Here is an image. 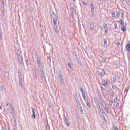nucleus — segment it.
<instances>
[{"label": "nucleus", "instance_id": "obj_1", "mask_svg": "<svg viewBox=\"0 0 130 130\" xmlns=\"http://www.w3.org/2000/svg\"><path fill=\"white\" fill-rule=\"evenodd\" d=\"M51 17L53 18V23H54V30L56 34L59 33V30H58V26H57V18L58 17L55 15L54 12L52 13Z\"/></svg>", "mask_w": 130, "mask_h": 130}, {"label": "nucleus", "instance_id": "obj_2", "mask_svg": "<svg viewBox=\"0 0 130 130\" xmlns=\"http://www.w3.org/2000/svg\"><path fill=\"white\" fill-rule=\"evenodd\" d=\"M98 95L99 96L100 101L103 107H105L106 106V103H105L104 100H103V99H102V95H101V93L100 92L98 93Z\"/></svg>", "mask_w": 130, "mask_h": 130}, {"label": "nucleus", "instance_id": "obj_3", "mask_svg": "<svg viewBox=\"0 0 130 130\" xmlns=\"http://www.w3.org/2000/svg\"><path fill=\"white\" fill-rule=\"evenodd\" d=\"M18 78H19V82L20 86L22 87L23 86V79H22V72L21 71H18Z\"/></svg>", "mask_w": 130, "mask_h": 130}, {"label": "nucleus", "instance_id": "obj_4", "mask_svg": "<svg viewBox=\"0 0 130 130\" xmlns=\"http://www.w3.org/2000/svg\"><path fill=\"white\" fill-rule=\"evenodd\" d=\"M91 17H94L95 15V9L94 8V4L91 3L90 4Z\"/></svg>", "mask_w": 130, "mask_h": 130}, {"label": "nucleus", "instance_id": "obj_5", "mask_svg": "<svg viewBox=\"0 0 130 130\" xmlns=\"http://www.w3.org/2000/svg\"><path fill=\"white\" fill-rule=\"evenodd\" d=\"M36 58L39 69L42 70V68H43V66H42V64L41 63V61H40V59H39V57H36Z\"/></svg>", "mask_w": 130, "mask_h": 130}, {"label": "nucleus", "instance_id": "obj_6", "mask_svg": "<svg viewBox=\"0 0 130 130\" xmlns=\"http://www.w3.org/2000/svg\"><path fill=\"white\" fill-rule=\"evenodd\" d=\"M17 55V58L19 62V63H20V64H21V63L23 62V57H21V56L20 55V54H16Z\"/></svg>", "mask_w": 130, "mask_h": 130}, {"label": "nucleus", "instance_id": "obj_7", "mask_svg": "<svg viewBox=\"0 0 130 130\" xmlns=\"http://www.w3.org/2000/svg\"><path fill=\"white\" fill-rule=\"evenodd\" d=\"M63 119L64 123H66V124H67V125L69 126V125L71 124V123L70 122V121L69 120V119L67 118V117L66 116H63Z\"/></svg>", "mask_w": 130, "mask_h": 130}, {"label": "nucleus", "instance_id": "obj_8", "mask_svg": "<svg viewBox=\"0 0 130 130\" xmlns=\"http://www.w3.org/2000/svg\"><path fill=\"white\" fill-rule=\"evenodd\" d=\"M40 71L41 72L42 78H45V73H44V69L43 67L42 68V69H40Z\"/></svg>", "mask_w": 130, "mask_h": 130}, {"label": "nucleus", "instance_id": "obj_9", "mask_svg": "<svg viewBox=\"0 0 130 130\" xmlns=\"http://www.w3.org/2000/svg\"><path fill=\"white\" fill-rule=\"evenodd\" d=\"M118 18H123V12L122 11H118Z\"/></svg>", "mask_w": 130, "mask_h": 130}, {"label": "nucleus", "instance_id": "obj_10", "mask_svg": "<svg viewBox=\"0 0 130 130\" xmlns=\"http://www.w3.org/2000/svg\"><path fill=\"white\" fill-rule=\"evenodd\" d=\"M32 111V115H31V117L32 119H36V115L35 114V110H34V108H31Z\"/></svg>", "mask_w": 130, "mask_h": 130}, {"label": "nucleus", "instance_id": "obj_11", "mask_svg": "<svg viewBox=\"0 0 130 130\" xmlns=\"http://www.w3.org/2000/svg\"><path fill=\"white\" fill-rule=\"evenodd\" d=\"M106 75H107L106 74V72H105V71H104V70H102V72L101 73V75L102 77H105Z\"/></svg>", "mask_w": 130, "mask_h": 130}, {"label": "nucleus", "instance_id": "obj_12", "mask_svg": "<svg viewBox=\"0 0 130 130\" xmlns=\"http://www.w3.org/2000/svg\"><path fill=\"white\" fill-rule=\"evenodd\" d=\"M94 23H92L90 24V31H94V30H95V29H94Z\"/></svg>", "mask_w": 130, "mask_h": 130}, {"label": "nucleus", "instance_id": "obj_13", "mask_svg": "<svg viewBox=\"0 0 130 130\" xmlns=\"http://www.w3.org/2000/svg\"><path fill=\"white\" fill-rule=\"evenodd\" d=\"M101 88L102 90H104V91H105L106 90V85H105V84H102L101 85Z\"/></svg>", "mask_w": 130, "mask_h": 130}, {"label": "nucleus", "instance_id": "obj_14", "mask_svg": "<svg viewBox=\"0 0 130 130\" xmlns=\"http://www.w3.org/2000/svg\"><path fill=\"white\" fill-rule=\"evenodd\" d=\"M93 99L94 100L95 105L99 104V101L98 100V99H97L96 97L94 96Z\"/></svg>", "mask_w": 130, "mask_h": 130}, {"label": "nucleus", "instance_id": "obj_15", "mask_svg": "<svg viewBox=\"0 0 130 130\" xmlns=\"http://www.w3.org/2000/svg\"><path fill=\"white\" fill-rule=\"evenodd\" d=\"M25 62L27 67H29L31 64L30 63V62L29 61V59L28 58L25 59Z\"/></svg>", "mask_w": 130, "mask_h": 130}, {"label": "nucleus", "instance_id": "obj_16", "mask_svg": "<svg viewBox=\"0 0 130 130\" xmlns=\"http://www.w3.org/2000/svg\"><path fill=\"white\" fill-rule=\"evenodd\" d=\"M126 49L127 51L129 52V51H130V44H127L126 45Z\"/></svg>", "mask_w": 130, "mask_h": 130}, {"label": "nucleus", "instance_id": "obj_17", "mask_svg": "<svg viewBox=\"0 0 130 130\" xmlns=\"http://www.w3.org/2000/svg\"><path fill=\"white\" fill-rule=\"evenodd\" d=\"M85 102L87 105V107L90 109V108H91V105H90V104L89 103V101L87 100V101H85Z\"/></svg>", "mask_w": 130, "mask_h": 130}, {"label": "nucleus", "instance_id": "obj_18", "mask_svg": "<svg viewBox=\"0 0 130 130\" xmlns=\"http://www.w3.org/2000/svg\"><path fill=\"white\" fill-rule=\"evenodd\" d=\"M6 106H9V107L11 109H13V105L11 104L10 103L7 102L6 103Z\"/></svg>", "mask_w": 130, "mask_h": 130}, {"label": "nucleus", "instance_id": "obj_19", "mask_svg": "<svg viewBox=\"0 0 130 130\" xmlns=\"http://www.w3.org/2000/svg\"><path fill=\"white\" fill-rule=\"evenodd\" d=\"M102 110H103V109H101L98 110L100 115H101V114H104L105 113Z\"/></svg>", "mask_w": 130, "mask_h": 130}, {"label": "nucleus", "instance_id": "obj_20", "mask_svg": "<svg viewBox=\"0 0 130 130\" xmlns=\"http://www.w3.org/2000/svg\"><path fill=\"white\" fill-rule=\"evenodd\" d=\"M82 95L84 101H87L88 100V99L86 98V94L85 93V92L83 93H82Z\"/></svg>", "mask_w": 130, "mask_h": 130}, {"label": "nucleus", "instance_id": "obj_21", "mask_svg": "<svg viewBox=\"0 0 130 130\" xmlns=\"http://www.w3.org/2000/svg\"><path fill=\"white\" fill-rule=\"evenodd\" d=\"M104 109H105V111H106V112H107V114H109V111H108V108H107V107L105 106V107H103Z\"/></svg>", "mask_w": 130, "mask_h": 130}, {"label": "nucleus", "instance_id": "obj_22", "mask_svg": "<svg viewBox=\"0 0 130 130\" xmlns=\"http://www.w3.org/2000/svg\"><path fill=\"white\" fill-rule=\"evenodd\" d=\"M121 29L123 32H125L126 31V28L124 25H122Z\"/></svg>", "mask_w": 130, "mask_h": 130}, {"label": "nucleus", "instance_id": "obj_23", "mask_svg": "<svg viewBox=\"0 0 130 130\" xmlns=\"http://www.w3.org/2000/svg\"><path fill=\"white\" fill-rule=\"evenodd\" d=\"M59 78L60 82H63V76H62V75H59Z\"/></svg>", "mask_w": 130, "mask_h": 130}, {"label": "nucleus", "instance_id": "obj_24", "mask_svg": "<svg viewBox=\"0 0 130 130\" xmlns=\"http://www.w3.org/2000/svg\"><path fill=\"white\" fill-rule=\"evenodd\" d=\"M77 62L80 64V66H81V67H83V65H82V62L81 61V60H80V59L79 58H77L76 59Z\"/></svg>", "mask_w": 130, "mask_h": 130}, {"label": "nucleus", "instance_id": "obj_25", "mask_svg": "<svg viewBox=\"0 0 130 130\" xmlns=\"http://www.w3.org/2000/svg\"><path fill=\"white\" fill-rule=\"evenodd\" d=\"M97 108L98 110H100V109H101V107L100 106V104H98L96 105H95Z\"/></svg>", "mask_w": 130, "mask_h": 130}, {"label": "nucleus", "instance_id": "obj_26", "mask_svg": "<svg viewBox=\"0 0 130 130\" xmlns=\"http://www.w3.org/2000/svg\"><path fill=\"white\" fill-rule=\"evenodd\" d=\"M68 66L69 69H70V70H73V66H72V64H71V63H68Z\"/></svg>", "mask_w": 130, "mask_h": 130}, {"label": "nucleus", "instance_id": "obj_27", "mask_svg": "<svg viewBox=\"0 0 130 130\" xmlns=\"http://www.w3.org/2000/svg\"><path fill=\"white\" fill-rule=\"evenodd\" d=\"M119 23L120 24V25H121L122 26L124 25V21L123 20H122V19H121V20L119 21Z\"/></svg>", "mask_w": 130, "mask_h": 130}, {"label": "nucleus", "instance_id": "obj_28", "mask_svg": "<svg viewBox=\"0 0 130 130\" xmlns=\"http://www.w3.org/2000/svg\"><path fill=\"white\" fill-rule=\"evenodd\" d=\"M76 103H77V106L80 105L81 104V103H80V101H79V99L76 98Z\"/></svg>", "mask_w": 130, "mask_h": 130}, {"label": "nucleus", "instance_id": "obj_29", "mask_svg": "<svg viewBox=\"0 0 130 130\" xmlns=\"http://www.w3.org/2000/svg\"><path fill=\"white\" fill-rule=\"evenodd\" d=\"M78 107L79 108V109L80 110V112H83V109L82 108V106H81V104L80 105H78Z\"/></svg>", "mask_w": 130, "mask_h": 130}, {"label": "nucleus", "instance_id": "obj_30", "mask_svg": "<svg viewBox=\"0 0 130 130\" xmlns=\"http://www.w3.org/2000/svg\"><path fill=\"white\" fill-rule=\"evenodd\" d=\"M80 91H81V92H82V94L85 93V91L84 90V89L82 87H80L79 88Z\"/></svg>", "mask_w": 130, "mask_h": 130}, {"label": "nucleus", "instance_id": "obj_31", "mask_svg": "<svg viewBox=\"0 0 130 130\" xmlns=\"http://www.w3.org/2000/svg\"><path fill=\"white\" fill-rule=\"evenodd\" d=\"M47 59H48L49 61H51V57H50V55L49 54L47 55Z\"/></svg>", "mask_w": 130, "mask_h": 130}, {"label": "nucleus", "instance_id": "obj_32", "mask_svg": "<svg viewBox=\"0 0 130 130\" xmlns=\"http://www.w3.org/2000/svg\"><path fill=\"white\" fill-rule=\"evenodd\" d=\"M103 26L104 29H108V27H107V24L104 23Z\"/></svg>", "mask_w": 130, "mask_h": 130}, {"label": "nucleus", "instance_id": "obj_33", "mask_svg": "<svg viewBox=\"0 0 130 130\" xmlns=\"http://www.w3.org/2000/svg\"><path fill=\"white\" fill-rule=\"evenodd\" d=\"M113 130H118V128H117V126L115 125L113 126Z\"/></svg>", "mask_w": 130, "mask_h": 130}, {"label": "nucleus", "instance_id": "obj_34", "mask_svg": "<svg viewBox=\"0 0 130 130\" xmlns=\"http://www.w3.org/2000/svg\"><path fill=\"white\" fill-rule=\"evenodd\" d=\"M116 103V105L115 106V108H118V107H119V103Z\"/></svg>", "mask_w": 130, "mask_h": 130}, {"label": "nucleus", "instance_id": "obj_35", "mask_svg": "<svg viewBox=\"0 0 130 130\" xmlns=\"http://www.w3.org/2000/svg\"><path fill=\"white\" fill-rule=\"evenodd\" d=\"M117 100H118L117 98H116L114 99V102L115 103H117Z\"/></svg>", "mask_w": 130, "mask_h": 130}, {"label": "nucleus", "instance_id": "obj_36", "mask_svg": "<svg viewBox=\"0 0 130 130\" xmlns=\"http://www.w3.org/2000/svg\"><path fill=\"white\" fill-rule=\"evenodd\" d=\"M128 89H129L128 87H126V88L125 89V92H126L127 93V92H128Z\"/></svg>", "mask_w": 130, "mask_h": 130}, {"label": "nucleus", "instance_id": "obj_37", "mask_svg": "<svg viewBox=\"0 0 130 130\" xmlns=\"http://www.w3.org/2000/svg\"><path fill=\"white\" fill-rule=\"evenodd\" d=\"M82 4L84 6H87V3H86V2H85V1H82Z\"/></svg>", "mask_w": 130, "mask_h": 130}, {"label": "nucleus", "instance_id": "obj_38", "mask_svg": "<svg viewBox=\"0 0 130 130\" xmlns=\"http://www.w3.org/2000/svg\"><path fill=\"white\" fill-rule=\"evenodd\" d=\"M104 44L105 45H107V41H106V40H104Z\"/></svg>", "mask_w": 130, "mask_h": 130}, {"label": "nucleus", "instance_id": "obj_39", "mask_svg": "<svg viewBox=\"0 0 130 130\" xmlns=\"http://www.w3.org/2000/svg\"><path fill=\"white\" fill-rule=\"evenodd\" d=\"M112 17H113V18H114L115 17V13H112Z\"/></svg>", "mask_w": 130, "mask_h": 130}, {"label": "nucleus", "instance_id": "obj_40", "mask_svg": "<svg viewBox=\"0 0 130 130\" xmlns=\"http://www.w3.org/2000/svg\"><path fill=\"white\" fill-rule=\"evenodd\" d=\"M104 83L105 85H107L108 84V82H107L106 80H104Z\"/></svg>", "mask_w": 130, "mask_h": 130}, {"label": "nucleus", "instance_id": "obj_41", "mask_svg": "<svg viewBox=\"0 0 130 130\" xmlns=\"http://www.w3.org/2000/svg\"><path fill=\"white\" fill-rule=\"evenodd\" d=\"M112 104H113V102L112 101H111L110 103H109V105L110 106H112Z\"/></svg>", "mask_w": 130, "mask_h": 130}, {"label": "nucleus", "instance_id": "obj_42", "mask_svg": "<svg viewBox=\"0 0 130 130\" xmlns=\"http://www.w3.org/2000/svg\"><path fill=\"white\" fill-rule=\"evenodd\" d=\"M114 26L115 29H117V24L116 23H114Z\"/></svg>", "mask_w": 130, "mask_h": 130}, {"label": "nucleus", "instance_id": "obj_43", "mask_svg": "<svg viewBox=\"0 0 130 130\" xmlns=\"http://www.w3.org/2000/svg\"><path fill=\"white\" fill-rule=\"evenodd\" d=\"M101 115L102 116L103 119H105L106 117H105V116L104 115V114H101Z\"/></svg>", "mask_w": 130, "mask_h": 130}, {"label": "nucleus", "instance_id": "obj_44", "mask_svg": "<svg viewBox=\"0 0 130 130\" xmlns=\"http://www.w3.org/2000/svg\"><path fill=\"white\" fill-rule=\"evenodd\" d=\"M103 62L104 63H105V62H106V58H104L103 59Z\"/></svg>", "mask_w": 130, "mask_h": 130}, {"label": "nucleus", "instance_id": "obj_45", "mask_svg": "<svg viewBox=\"0 0 130 130\" xmlns=\"http://www.w3.org/2000/svg\"><path fill=\"white\" fill-rule=\"evenodd\" d=\"M112 89H113V90H115V89H116V86H112Z\"/></svg>", "mask_w": 130, "mask_h": 130}, {"label": "nucleus", "instance_id": "obj_46", "mask_svg": "<svg viewBox=\"0 0 130 130\" xmlns=\"http://www.w3.org/2000/svg\"><path fill=\"white\" fill-rule=\"evenodd\" d=\"M105 33L106 34L108 33V30H107V29H106V30H105Z\"/></svg>", "mask_w": 130, "mask_h": 130}, {"label": "nucleus", "instance_id": "obj_47", "mask_svg": "<svg viewBox=\"0 0 130 130\" xmlns=\"http://www.w3.org/2000/svg\"><path fill=\"white\" fill-rule=\"evenodd\" d=\"M111 96L112 97H114V94L113 93H111Z\"/></svg>", "mask_w": 130, "mask_h": 130}, {"label": "nucleus", "instance_id": "obj_48", "mask_svg": "<svg viewBox=\"0 0 130 130\" xmlns=\"http://www.w3.org/2000/svg\"><path fill=\"white\" fill-rule=\"evenodd\" d=\"M121 3H123L124 2V0H120Z\"/></svg>", "mask_w": 130, "mask_h": 130}, {"label": "nucleus", "instance_id": "obj_49", "mask_svg": "<svg viewBox=\"0 0 130 130\" xmlns=\"http://www.w3.org/2000/svg\"><path fill=\"white\" fill-rule=\"evenodd\" d=\"M120 43H119V42H118V43H117V45H120Z\"/></svg>", "mask_w": 130, "mask_h": 130}, {"label": "nucleus", "instance_id": "obj_50", "mask_svg": "<svg viewBox=\"0 0 130 130\" xmlns=\"http://www.w3.org/2000/svg\"><path fill=\"white\" fill-rule=\"evenodd\" d=\"M75 97H76V99H77V98H78V96H77V94L75 95Z\"/></svg>", "mask_w": 130, "mask_h": 130}, {"label": "nucleus", "instance_id": "obj_51", "mask_svg": "<svg viewBox=\"0 0 130 130\" xmlns=\"http://www.w3.org/2000/svg\"><path fill=\"white\" fill-rule=\"evenodd\" d=\"M100 29L101 30V29H102V27L101 26V27H100Z\"/></svg>", "mask_w": 130, "mask_h": 130}, {"label": "nucleus", "instance_id": "obj_52", "mask_svg": "<svg viewBox=\"0 0 130 130\" xmlns=\"http://www.w3.org/2000/svg\"><path fill=\"white\" fill-rule=\"evenodd\" d=\"M0 109H2V107L0 106Z\"/></svg>", "mask_w": 130, "mask_h": 130}, {"label": "nucleus", "instance_id": "obj_53", "mask_svg": "<svg viewBox=\"0 0 130 130\" xmlns=\"http://www.w3.org/2000/svg\"><path fill=\"white\" fill-rule=\"evenodd\" d=\"M73 2H76V0H73Z\"/></svg>", "mask_w": 130, "mask_h": 130}, {"label": "nucleus", "instance_id": "obj_54", "mask_svg": "<svg viewBox=\"0 0 130 130\" xmlns=\"http://www.w3.org/2000/svg\"><path fill=\"white\" fill-rule=\"evenodd\" d=\"M9 1V2H11L12 0H8Z\"/></svg>", "mask_w": 130, "mask_h": 130}, {"label": "nucleus", "instance_id": "obj_55", "mask_svg": "<svg viewBox=\"0 0 130 130\" xmlns=\"http://www.w3.org/2000/svg\"><path fill=\"white\" fill-rule=\"evenodd\" d=\"M101 31H103V29H102H102H101Z\"/></svg>", "mask_w": 130, "mask_h": 130}, {"label": "nucleus", "instance_id": "obj_56", "mask_svg": "<svg viewBox=\"0 0 130 130\" xmlns=\"http://www.w3.org/2000/svg\"><path fill=\"white\" fill-rule=\"evenodd\" d=\"M114 80H115V78H114Z\"/></svg>", "mask_w": 130, "mask_h": 130}, {"label": "nucleus", "instance_id": "obj_57", "mask_svg": "<svg viewBox=\"0 0 130 130\" xmlns=\"http://www.w3.org/2000/svg\"><path fill=\"white\" fill-rule=\"evenodd\" d=\"M115 81H116V79L115 80Z\"/></svg>", "mask_w": 130, "mask_h": 130}, {"label": "nucleus", "instance_id": "obj_58", "mask_svg": "<svg viewBox=\"0 0 130 130\" xmlns=\"http://www.w3.org/2000/svg\"><path fill=\"white\" fill-rule=\"evenodd\" d=\"M103 1H105V0H103Z\"/></svg>", "mask_w": 130, "mask_h": 130}]
</instances>
